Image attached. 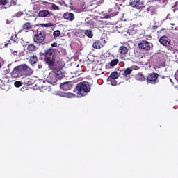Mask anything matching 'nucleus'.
<instances>
[{"label":"nucleus","mask_w":178,"mask_h":178,"mask_svg":"<svg viewBox=\"0 0 178 178\" xmlns=\"http://www.w3.org/2000/svg\"><path fill=\"white\" fill-rule=\"evenodd\" d=\"M54 49L52 47L45 50L44 53L42 54V55L44 56V60L49 69L53 70V74H55L56 77L58 79H62L65 74L60 70L56 69V65H55L56 56H55V54H54Z\"/></svg>","instance_id":"f257e3e1"},{"label":"nucleus","mask_w":178,"mask_h":178,"mask_svg":"<svg viewBox=\"0 0 178 178\" xmlns=\"http://www.w3.org/2000/svg\"><path fill=\"white\" fill-rule=\"evenodd\" d=\"M34 71L33 69L30 68L26 64H22L20 65L16 66L11 72V76L13 79H17L18 77H22V76H31Z\"/></svg>","instance_id":"f03ea898"},{"label":"nucleus","mask_w":178,"mask_h":178,"mask_svg":"<svg viewBox=\"0 0 178 178\" xmlns=\"http://www.w3.org/2000/svg\"><path fill=\"white\" fill-rule=\"evenodd\" d=\"M74 91L80 94L81 97H86L91 91V85L86 81L80 82L76 84Z\"/></svg>","instance_id":"7ed1b4c3"},{"label":"nucleus","mask_w":178,"mask_h":178,"mask_svg":"<svg viewBox=\"0 0 178 178\" xmlns=\"http://www.w3.org/2000/svg\"><path fill=\"white\" fill-rule=\"evenodd\" d=\"M158 77H159V74H158V73H155V72L149 73L147 75L146 81L147 84H156L159 83V80H158Z\"/></svg>","instance_id":"20e7f679"},{"label":"nucleus","mask_w":178,"mask_h":178,"mask_svg":"<svg viewBox=\"0 0 178 178\" xmlns=\"http://www.w3.org/2000/svg\"><path fill=\"white\" fill-rule=\"evenodd\" d=\"M45 40V33L42 31H38L33 37V41L37 44H42Z\"/></svg>","instance_id":"39448f33"},{"label":"nucleus","mask_w":178,"mask_h":178,"mask_svg":"<svg viewBox=\"0 0 178 178\" xmlns=\"http://www.w3.org/2000/svg\"><path fill=\"white\" fill-rule=\"evenodd\" d=\"M129 5L132 8H136V9H143L145 7L144 2L141 0H129Z\"/></svg>","instance_id":"423d86ee"},{"label":"nucleus","mask_w":178,"mask_h":178,"mask_svg":"<svg viewBox=\"0 0 178 178\" xmlns=\"http://www.w3.org/2000/svg\"><path fill=\"white\" fill-rule=\"evenodd\" d=\"M138 45L140 49H145V51L151 49V43L147 40H141Z\"/></svg>","instance_id":"0eeeda50"},{"label":"nucleus","mask_w":178,"mask_h":178,"mask_svg":"<svg viewBox=\"0 0 178 178\" xmlns=\"http://www.w3.org/2000/svg\"><path fill=\"white\" fill-rule=\"evenodd\" d=\"M38 17H51L54 16V13L48 10H41L38 12Z\"/></svg>","instance_id":"6e6552de"},{"label":"nucleus","mask_w":178,"mask_h":178,"mask_svg":"<svg viewBox=\"0 0 178 178\" xmlns=\"http://www.w3.org/2000/svg\"><path fill=\"white\" fill-rule=\"evenodd\" d=\"M58 79L53 72L49 73V76L47 78L48 83H49L50 84H53V86L56 84V83L58 82Z\"/></svg>","instance_id":"1a4fd4ad"},{"label":"nucleus","mask_w":178,"mask_h":178,"mask_svg":"<svg viewBox=\"0 0 178 178\" xmlns=\"http://www.w3.org/2000/svg\"><path fill=\"white\" fill-rule=\"evenodd\" d=\"M0 90L3 91H9L10 90V83L6 81H0Z\"/></svg>","instance_id":"9d476101"},{"label":"nucleus","mask_w":178,"mask_h":178,"mask_svg":"<svg viewBox=\"0 0 178 178\" xmlns=\"http://www.w3.org/2000/svg\"><path fill=\"white\" fill-rule=\"evenodd\" d=\"M72 82H64L60 85V88L63 91H69L72 90Z\"/></svg>","instance_id":"9b49d317"},{"label":"nucleus","mask_w":178,"mask_h":178,"mask_svg":"<svg viewBox=\"0 0 178 178\" xmlns=\"http://www.w3.org/2000/svg\"><path fill=\"white\" fill-rule=\"evenodd\" d=\"M159 42L160 44H161V45H163V47L170 45V40H169V38H168V36L161 37L159 39Z\"/></svg>","instance_id":"f8f14e48"},{"label":"nucleus","mask_w":178,"mask_h":178,"mask_svg":"<svg viewBox=\"0 0 178 178\" xmlns=\"http://www.w3.org/2000/svg\"><path fill=\"white\" fill-rule=\"evenodd\" d=\"M0 5H7L8 7L15 6V5H16V2L15 0H0Z\"/></svg>","instance_id":"ddd939ff"},{"label":"nucleus","mask_w":178,"mask_h":178,"mask_svg":"<svg viewBox=\"0 0 178 178\" xmlns=\"http://www.w3.org/2000/svg\"><path fill=\"white\" fill-rule=\"evenodd\" d=\"M65 20H69L70 22H73L74 20V14L69 12H66L63 15Z\"/></svg>","instance_id":"4468645a"},{"label":"nucleus","mask_w":178,"mask_h":178,"mask_svg":"<svg viewBox=\"0 0 178 178\" xmlns=\"http://www.w3.org/2000/svg\"><path fill=\"white\" fill-rule=\"evenodd\" d=\"M36 49L35 45L33 44H29L27 46V51H26V55H29L30 52H34Z\"/></svg>","instance_id":"2eb2a0df"},{"label":"nucleus","mask_w":178,"mask_h":178,"mask_svg":"<svg viewBox=\"0 0 178 178\" xmlns=\"http://www.w3.org/2000/svg\"><path fill=\"white\" fill-rule=\"evenodd\" d=\"M32 27L33 26L31 25V23L26 22L22 26V30H24V31H29V30H31Z\"/></svg>","instance_id":"dca6fc26"},{"label":"nucleus","mask_w":178,"mask_h":178,"mask_svg":"<svg viewBox=\"0 0 178 178\" xmlns=\"http://www.w3.org/2000/svg\"><path fill=\"white\" fill-rule=\"evenodd\" d=\"M119 52L121 55H126L129 52V49L126 46H120L119 48Z\"/></svg>","instance_id":"f3484780"},{"label":"nucleus","mask_w":178,"mask_h":178,"mask_svg":"<svg viewBox=\"0 0 178 178\" xmlns=\"http://www.w3.org/2000/svg\"><path fill=\"white\" fill-rule=\"evenodd\" d=\"M84 34L86 37H88V38H92V37H94V33H92V29H91L85 30Z\"/></svg>","instance_id":"a211bd4d"},{"label":"nucleus","mask_w":178,"mask_h":178,"mask_svg":"<svg viewBox=\"0 0 178 178\" xmlns=\"http://www.w3.org/2000/svg\"><path fill=\"white\" fill-rule=\"evenodd\" d=\"M119 79V74L118 73V72L115 71L113 72L110 76L108 77L107 79L111 80V79Z\"/></svg>","instance_id":"6ab92c4d"},{"label":"nucleus","mask_w":178,"mask_h":178,"mask_svg":"<svg viewBox=\"0 0 178 178\" xmlns=\"http://www.w3.org/2000/svg\"><path fill=\"white\" fill-rule=\"evenodd\" d=\"M37 62H38V58L37 56H31L30 57L29 63H31V65H35Z\"/></svg>","instance_id":"aec40b11"},{"label":"nucleus","mask_w":178,"mask_h":178,"mask_svg":"<svg viewBox=\"0 0 178 178\" xmlns=\"http://www.w3.org/2000/svg\"><path fill=\"white\" fill-rule=\"evenodd\" d=\"M135 77L139 81H145V76L141 73L136 74Z\"/></svg>","instance_id":"412c9836"},{"label":"nucleus","mask_w":178,"mask_h":178,"mask_svg":"<svg viewBox=\"0 0 178 178\" xmlns=\"http://www.w3.org/2000/svg\"><path fill=\"white\" fill-rule=\"evenodd\" d=\"M92 47L95 49H101V41L99 40H96L93 44H92Z\"/></svg>","instance_id":"4be33fe9"},{"label":"nucleus","mask_w":178,"mask_h":178,"mask_svg":"<svg viewBox=\"0 0 178 178\" xmlns=\"http://www.w3.org/2000/svg\"><path fill=\"white\" fill-rule=\"evenodd\" d=\"M131 72H133V69L128 67L124 71V76H129V74H131Z\"/></svg>","instance_id":"5701e85b"},{"label":"nucleus","mask_w":178,"mask_h":178,"mask_svg":"<svg viewBox=\"0 0 178 178\" xmlns=\"http://www.w3.org/2000/svg\"><path fill=\"white\" fill-rule=\"evenodd\" d=\"M62 96L65 97V98H73V97H74V95L70 92H64L63 93Z\"/></svg>","instance_id":"b1692460"},{"label":"nucleus","mask_w":178,"mask_h":178,"mask_svg":"<svg viewBox=\"0 0 178 178\" xmlns=\"http://www.w3.org/2000/svg\"><path fill=\"white\" fill-rule=\"evenodd\" d=\"M165 47L168 49V51H171V52H172V54H176L177 50H176V49H175V47H172L170 44H168Z\"/></svg>","instance_id":"393cba45"},{"label":"nucleus","mask_w":178,"mask_h":178,"mask_svg":"<svg viewBox=\"0 0 178 178\" xmlns=\"http://www.w3.org/2000/svg\"><path fill=\"white\" fill-rule=\"evenodd\" d=\"M118 63H119V59L118 58L113 59L110 63V66H113V67L116 66Z\"/></svg>","instance_id":"a878e982"},{"label":"nucleus","mask_w":178,"mask_h":178,"mask_svg":"<svg viewBox=\"0 0 178 178\" xmlns=\"http://www.w3.org/2000/svg\"><path fill=\"white\" fill-rule=\"evenodd\" d=\"M107 81H108V83H111V86H118V81H116V79H107Z\"/></svg>","instance_id":"bb28decb"},{"label":"nucleus","mask_w":178,"mask_h":178,"mask_svg":"<svg viewBox=\"0 0 178 178\" xmlns=\"http://www.w3.org/2000/svg\"><path fill=\"white\" fill-rule=\"evenodd\" d=\"M178 1H176L174 5L172 6V11L175 13V12H177L178 10Z\"/></svg>","instance_id":"cd10ccee"},{"label":"nucleus","mask_w":178,"mask_h":178,"mask_svg":"<svg viewBox=\"0 0 178 178\" xmlns=\"http://www.w3.org/2000/svg\"><path fill=\"white\" fill-rule=\"evenodd\" d=\"M40 27H52L54 26V24L49 22L47 24H40Z\"/></svg>","instance_id":"c85d7f7f"},{"label":"nucleus","mask_w":178,"mask_h":178,"mask_svg":"<svg viewBox=\"0 0 178 178\" xmlns=\"http://www.w3.org/2000/svg\"><path fill=\"white\" fill-rule=\"evenodd\" d=\"M53 35L55 38L59 37L60 35V31L56 30V31H54Z\"/></svg>","instance_id":"c756f323"},{"label":"nucleus","mask_w":178,"mask_h":178,"mask_svg":"<svg viewBox=\"0 0 178 178\" xmlns=\"http://www.w3.org/2000/svg\"><path fill=\"white\" fill-rule=\"evenodd\" d=\"M49 3L50 5H51V9H53V10H59V6H56L54 3Z\"/></svg>","instance_id":"7c9ffc66"},{"label":"nucleus","mask_w":178,"mask_h":178,"mask_svg":"<svg viewBox=\"0 0 178 178\" xmlns=\"http://www.w3.org/2000/svg\"><path fill=\"white\" fill-rule=\"evenodd\" d=\"M14 86L15 87L19 88V87H22V81H17L14 83Z\"/></svg>","instance_id":"2f4dec72"},{"label":"nucleus","mask_w":178,"mask_h":178,"mask_svg":"<svg viewBox=\"0 0 178 178\" xmlns=\"http://www.w3.org/2000/svg\"><path fill=\"white\" fill-rule=\"evenodd\" d=\"M131 69H134V70H138V69H140V67L137 65H134L131 67Z\"/></svg>","instance_id":"473e14b6"},{"label":"nucleus","mask_w":178,"mask_h":178,"mask_svg":"<svg viewBox=\"0 0 178 178\" xmlns=\"http://www.w3.org/2000/svg\"><path fill=\"white\" fill-rule=\"evenodd\" d=\"M51 47H52L53 48L55 47H58V43H56V42L52 43V44H51Z\"/></svg>","instance_id":"72a5a7b5"},{"label":"nucleus","mask_w":178,"mask_h":178,"mask_svg":"<svg viewBox=\"0 0 178 178\" xmlns=\"http://www.w3.org/2000/svg\"><path fill=\"white\" fill-rule=\"evenodd\" d=\"M147 11L148 12V13H149V12L151 11V7H148L147 8Z\"/></svg>","instance_id":"f704fd0d"},{"label":"nucleus","mask_w":178,"mask_h":178,"mask_svg":"<svg viewBox=\"0 0 178 178\" xmlns=\"http://www.w3.org/2000/svg\"><path fill=\"white\" fill-rule=\"evenodd\" d=\"M38 69H42V65L40 64L38 65Z\"/></svg>","instance_id":"c9c22d12"},{"label":"nucleus","mask_w":178,"mask_h":178,"mask_svg":"<svg viewBox=\"0 0 178 178\" xmlns=\"http://www.w3.org/2000/svg\"><path fill=\"white\" fill-rule=\"evenodd\" d=\"M118 13H119L118 12H115L113 14H111L112 16H116V15H118Z\"/></svg>","instance_id":"e433bc0d"},{"label":"nucleus","mask_w":178,"mask_h":178,"mask_svg":"<svg viewBox=\"0 0 178 178\" xmlns=\"http://www.w3.org/2000/svg\"><path fill=\"white\" fill-rule=\"evenodd\" d=\"M13 55H17V51H13Z\"/></svg>","instance_id":"4c0bfd02"},{"label":"nucleus","mask_w":178,"mask_h":178,"mask_svg":"<svg viewBox=\"0 0 178 178\" xmlns=\"http://www.w3.org/2000/svg\"><path fill=\"white\" fill-rule=\"evenodd\" d=\"M16 37H17V35H15V38H13V37H11V40H13L14 41H16Z\"/></svg>","instance_id":"58836bf2"},{"label":"nucleus","mask_w":178,"mask_h":178,"mask_svg":"<svg viewBox=\"0 0 178 178\" xmlns=\"http://www.w3.org/2000/svg\"><path fill=\"white\" fill-rule=\"evenodd\" d=\"M8 45H10V43H6L5 47H8Z\"/></svg>","instance_id":"ea45409f"},{"label":"nucleus","mask_w":178,"mask_h":178,"mask_svg":"<svg viewBox=\"0 0 178 178\" xmlns=\"http://www.w3.org/2000/svg\"><path fill=\"white\" fill-rule=\"evenodd\" d=\"M23 55H24V52L21 53V56H23Z\"/></svg>","instance_id":"a19ab883"},{"label":"nucleus","mask_w":178,"mask_h":178,"mask_svg":"<svg viewBox=\"0 0 178 178\" xmlns=\"http://www.w3.org/2000/svg\"><path fill=\"white\" fill-rule=\"evenodd\" d=\"M104 74V72H102L101 73L97 74V76H99V74Z\"/></svg>","instance_id":"79ce46f5"},{"label":"nucleus","mask_w":178,"mask_h":178,"mask_svg":"<svg viewBox=\"0 0 178 178\" xmlns=\"http://www.w3.org/2000/svg\"><path fill=\"white\" fill-rule=\"evenodd\" d=\"M0 67H2V63L0 61Z\"/></svg>","instance_id":"37998d69"},{"label":"nucleus","mask_w":178,"mask_h":178,"mask_svg":"<svg viewBox=\"0 0 178 178\" xmlns=\"http://www.w3.org/2000/svg\"><path fill=\"white\" fill-rule=\"evenodd\" d=\"M109 17H109V16H108V17H106V19H109Z\"/></svg>","instance_id":"c03bdc74"},{"label":"nucleus","mask_w":178,"mask_h":178,"mask_svg":"<svg viewBox=\"0 0 178 178\" xmlns=\"http://www.w3.org/2000/svg\"><path fill=\"white\" fill-rule=\"evenodd\" d=\"M162 79H165V76H162Z\"/></svg>","instance_id":"a18cd8bd"},{"label":"nucleus","mask_w":178,"mask_h":178,"mask_svg":"<svg viewBox=\"0 0 178 178\" xmlns=\"http://www.w3.org/2000/svg\"><path fill=\"white\" fill-rule=\"evenodd\" d=\"M151 13H152V11H151Z\"/></svg>","instance_id":"49530a36"}]
</instances>
